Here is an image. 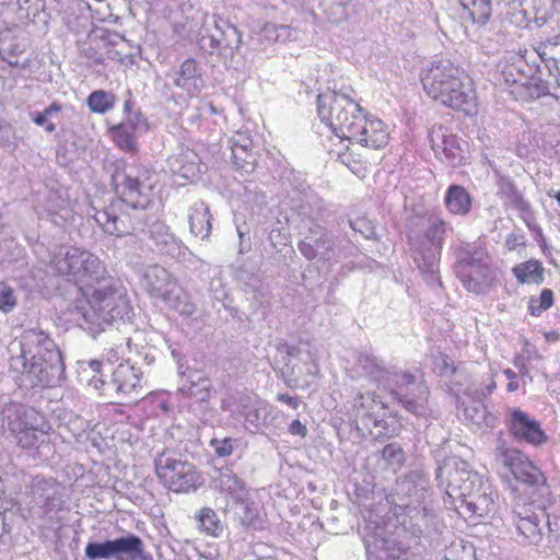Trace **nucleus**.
<instances>
[{
  "instance_id": "obj_10",
  "label": "nucleus",
  "mask_w": 560,
  "mask_h": 560,
  "mask_svg": "<svg viewBox=\"0 0 560 560\" xmlns=\"http://www.w3.org/2000/svg\"><path fill=\"white\" fill-rule=\"evenodd\" d=\"M141 373L128 363L118 364L109 378L104 375H93L90 385L101 395L115 399L118 404L136 401L141 396Z\"/></svg>"
},
{
  "instance_id": "obj_18",
  "label": "nucleus",
  "mask_w": 560,
  "mask_h": 560,
  "mask_svg": "<svg viewBox=\"0 0 560 560\" xmlns=\"http://www.w3.org/2000/svg\"><path fill=\"white\" fill-rule=\"evenodd\" d=\"M148 235L154 244V249L160 255L177 261L189 260L191 253L188 247L170 231V228L164 222L153 221L148 226Z\"/></svg>"
},
{
  "instance_id": "obj_9",
  "label": "nucleus",
  "mask_w": 560,
  "mask_h": 560,
  "mask_svg": "<svg viewBox=\"0 0 560 560\" xmlns=\"http://www.w3.org/2000/svg\"><path fill=\"white\" fill-rule=\"evenodd\" d=\"M112 182L120 200L130 208L147 209L153 198L155 174L147 170L124 168L116 170Z\"/></svg>"
},
{
  "instance_id": "obj_45",
  "label": "nucleus",
  "mask_w": 560,
  "mask_h": 560,
  "mask_svg": "<svg viewBox=\"0 0 560 560\" xmlns=\"http://www.w3.org/2000/svg\"><path fill=\"white\" fill-rule=\"evenodd\" d=\"M351 0H326L320 2V7L327 19L339 24L348 19L347 5Z\"/></svg>"
},
{
  "instance_id": "obj_32",
  "label": "nucleus",
  "mask_w": 560,
  "mask_h": 560,
  "mask_svg": "<svg viewBox=\"0 0 560 560\" xmlns=\"http://www.w3.org/2000/svg\"><path fill=\"white\" fill-rule=\"evenodd\" d=\"M80 258L79 248H68L66 252L60 250L51 260L52 269L68 281L74 283L80 282Z\"/></svg>"
},
{
  "instance_id": "obj_29",
  "label": "nucleus",
  "mask_w": 560,
  "mask_h": 560,
  "mask_svg": "<svg viewBox=\"0 0 560 560\" xmlns=\"http://www.w3.org/2000/svg\"><path fill=\"white\" fill-rule=\"evenodd\" d=\"M211 486L214 490L225 494L234 503L243 502L248 495V489L232 469L221 468L212 478Z\"/></svg>"
},
{
  "instance_id": "obj_56",
  "label": "nucleus",
  "mask_w": 560,
  "mask_h": 560,
  "mask_svg": "<svg viewBox=\"0 0 560 560\" xmlns=\"http://www.w3.org/2000/svg\"><path fill=\"white\" fill-rule=\"evenodd\" d=\"M114 214H115V212L113 210L106 208V209H102V210H95L93 218L96 221V223L100 226H102L104 232L107 233V232L117 231V229H115V226L110 225Z\"/></svg>"
},
{
  "instance_id": "obj_50",
  "label": "nucleus",
  "mask_w": 560,
  "mask_h": 560,
  "mask_svg": "<svg viewBox=\"0 0 560 560\" xmlns=\"http://www.w3.org/2000/svg\"><path fill=\"white\" fill-rule=\"evenodd\" d=\"M199 523L203 530L211 535L222 530L217 513L210 508H203L200 511Z\"/></svg>"
},
{
  "instance_id": "obj_28",
  "label": "nucleus",
  "mask_w": 560,
  "mask_h": 560,
  "mask_svg": "<svg viewBox=\"0 0 560 560\" xmlns=\"http://www.w3.org/2000/svg\"><path fill=\"white\" fill-rule=\"evenodd\" d=\"M429 140L436 155H444L446 161L454 166L460 164L464 151L456 136L446 135V130L442 126H434L429 133Z\"/></svg>"
},
{
  "instance_id": "obj_35",
  "label": "nucleus",
  "mask_w": 560,
  "mask_h": 560,
  "mask_svg": "<svg viewBox=\"0 0 560 560\" xmlns=\"http://www.w3.org/2000/svg\"><path fill=\"white\" fill-rule=\"evenodd\" d=\"M79 255L80 258H82V261H80V282H88L93 285L101 280V278L108 275L106 268L97 256L80 248Z\"/></svg>"
},
{
  "instance_id": "obj_8",
  "label": "nucleus",
  "mask_w": 560,
  "mask_h": 560,
  "mask_svg": "<svg viewBox=\"0 0 560 560\" xmlns=\"http://www.w3.org/2000/svg\"><path fill=\"white\" fill-rule=\"evenodd\" d=\"M457 278L472 293L485 294L492 287L497 272L491 258L482 248L465 249L459 253L455 266Z\"/></svg>"
},
{
  "instance_id": "obj_43",
  "label": "nucleus",
  "mask_w": 560,
  "mask_h": 560,
  "mask_svg": "<svg viewBox=\"0 0 560 560\" xmlns=\"http://www.w3.org/2000/svg\"><path fill=\"white\" fill-rule=\"evenodd\" d=\"M115 143L127 152H135L137 150L135 132L131 130L130 124H119L112 129Z\"/></svg>"
},
{
  "instance_id": "obj_37",
  "label": "nucleus",
  "mask_w": 560,
  "mask_h": 560,
  "mask_svg": "<svg viewBox=\"0 0 560 560\" xmlns=\"http://www.w3.org/2000/svg\"><path fill=\"white\" fill-rule=\"evenodd\" d=\"M112 559L124 560L126 557L133 559L143 551V542L140 537L133 534L109 540Z\"/></svg>"
},
{
  "instance_id": "obj_59",
  "label": "nucleus",
  "mask_w": 560,
  "mask_h": 560,
  "mask_svg": "<svg viewBox=\"0 0 560 560\" xmlns=\"http://www.w3.org/2000/svg\"><path fill=\"white\" fill-rule=\"evenodd\" d=\"M110 225L115 226L117 231L107 232L112 235L122 236V235H129L131 234L136 229L129 224L126 223L124 217H119L116 213L113 217V221Z\"/></svg>"
},
{
  "instance_id": "obj_41",
  "label": "nucleus",
  "mask_w": 560,
  "mask_h": 560,
  "mask_svg": "<svg viewBox=\"0 0 560 560\" xmlns=\"http://www.w3.org/2000/svg\"><path fill=\"white\" fill-rule=\"evenodd\" d=\"M406 454L398 443H389L385 445L381 452L378 466L392 472L398 471L405 464Z\"/></svg>"
},
{
  "instance_id": "obj_27",
  "label": "nucleus",
  "mask_w": 560,
  "mask_h": 560,
  "mask_svg": "<svg viewBox=\"0 0 560 560\" xmlns=\"http://www.w3.org/2000/svg\"><path fill=\"white\" fill-rule=\"evenodd\" d=\"M546 521L544 512L540 514L525 512L524 515L518 513L514 524L518 535L522 537L521 542L525 546L539 548L544 541Z\"/></svg>"
},
{
  "instance_id": "obj_6",
  "label": "nucleus",
  "mask_w": 560,
  "mask_h": 560,
  "mask_svg": "<svg viewBox=\"0 0 560 560\" xmlns=\"http://www.w3.org/2000/svg\"><path fill=\"white\" fill-rule=\"evenodd\" d=\"M141 285L151 298H156L183 315H192L195 304L177 279L161 265L144 267L140 272Z\"/></svg>"
},
{
  "instance_id": "obj_2",
  "label": "nucleus",
  "mask_w": 560,
  "mask_h": 560,
  "mask_svg": "<svg viewBox=\"0 0 560 560\" xmlns=\"http://www.w3.org/2000/svg\"><path fill=\"white\" fill-rule=\"evenodd\" d=\"M435 476L439 487L453 500H460L471 515L483 517L495 510L498 493L493 487L459 457L444 458Z\"/></svg>"
},
{
  "instance_id": "obj_42",
  "label": "nucleus",
  "mask_w": 560,
  "mask_h": 560,
  "mask_svg": "<svg viewBox=\"0 0 560 560\" xmlns=\"http://www.w3.org/2000/svg\"><path fill=\"white\" fill-rule=\"evenodd\" d=\"M62 106L54 102L42 112H34L31 114V119L37 126L44 127L45 131L51 133L56 130L55 119L59 118Z\"/></svg>"
},
{
  "instance_id": "obj_51",
  "label": "nucleus",
  "mask_w": 560,
  "mask_h": 560,
  "mask_svg": "<svg viewBox=\"0 0 560 560\" xmlns=\"http://www.w3.org/2000/svg\"><path fill=\"white\" fill-rule=\"evenodd\" d=\"M18 304V296L14 289L7 282H0V311L4 314L11 313Z\"/></svg>"
},
{
  "instance_id": "obj_33",
  "label": "nucleus",
  "mask_w": 560,
  "mask_h": 560,
  "mask_svg": "<svg viewBox=\"0 0 560 560\" xmlns=\"http://www.w3.org/2000/svg\"><path fill=\"white\" fill-rule=\"evenodd\" d=\"M190 233L202 241L209 240L212 230V214L203 201L194 203L188 210Z\"/></svg>"
},
{
  "instance_id": "obj_36",
  "label": "nucleus",
  "mask_w": 560,
  "mask_h": 560,
  "mask_svg": "<svg viewBox=\"0 0 560 560\" xmlns=\"http://www.w3.org/2000/svg\"><path fill=\"white\" fill-rule=\"evenodd\" d=\"M446 209L455 215H466L471 210V196L460 185H451L444 197Z\"/></svg>"
},
{
  "instance_id": "obj_48",
  "label": "nucleus",
  "mask_w": 560,
  "mask_h": 560,
  "mask_svg": "<svg viewBox=\"0 0 560 560\" xmlns=\"http://www.w3.org/2000/svg\"><path fill=\"white\" fill-rule=\"evenodd\" d=\"M553 292L550 289H544L539 298L532 296L528 301V312L533 316H539L542 312L552 306Z\"/></svg>"
},
{
  "instance_id": "obj_17",
  "label": "nucleus",
  "mask_w": 560,
  "mask_h": 560,
  "mask_svg": "<svg viewBox=\"0 0 560 560\" xmlns=\"http://www.w3.org/2000/svg\"><path fill=\"white\" fill-rule=\"evenodd\" d=\"M30 39L19 27H7L0 31V57L12 67L26 68L30 59L25 56Z\"/></svg>"
},
{
  "instance_id": "obj_1",
  "label": "nucleus",
  "mask_w": 560,
  "mask_h": 560,
  "mask_svg": "<svg viewBox=\"0 0 560 560\" xmlns=\"http://www.w3.org/2000/svg\"><path fill=\"white\" fill-rule=\"evenodd\" d=\"M89 300L77 301L68 308L69 320L93 337L115 322L130 320L132 308L121 281L109 273L93 285Z\"/></svg>"
},
{
  "instance_id": "obj_16",
  "label": "nucleus",
  "mask_w": 560,
  "mask_h": 560,
  "mask_svg": "<svg viewBox=\"0 0 560 560\" xmlns=\"http://www.w3.org/2000/svg\"><path fill=\"white\" fill-rule=\"evenodd\" d=\"M397 537L420 539L429 534L435 515L425 506L404 504L395 506Z\"/></svg>"
},
{
  "instance_id": "obj_46",
  "label": "nucleus",
  "mask_w": 560,
  "mask_h": 560,
  "mask_svg": "<svg viewBox=\"0 0 560 560\" xmlns=\"http://www.w3.org/2000/svg\"><path fill=\"white\" fill-rule=\"evenodd\" d=\"M462 405L463 416L466 421L477 425H481L482 423L488 425L487 409L481 400L471 399L468 404L463 402Z\"/></svg>"
},
{
  "instance_id": "obj_25",
  "label": "nucleus",
  "mask_w": 560,
  "mask_h": 560,
  "mask_svg": "<svg viewBox=\"0 0 560 560\" xmlns=\"http://www.w3.org/2000/svg\"><path fill=\"white\" fill-rule=\"evenodd\" d=\"M509 428L517 441H523L534 446H539L547 441V435L540 428L539 422L520 409L511 412Z\"/></svg>"
},
{
  "instance_id": "obj_58",
  "label": "nucleus",
  "mask_w": 560,
  "mask_h": 560,
  "mask_svg": "<svg viewBox=\"0 0 560 560\" xmlns=\"http://www.w3.org/2000/svg\"><path fill=\"white\" fill-rule=\"evenodd\" d=\"M235 442V440L230 438H225L223 440L213 439L211 441V445L214 447V451L219 456L224 457L232 454Z\"/></svg>"
},
{
  "instance_id": "obj_15",
  "label": "nucleus",
  "mask_w": 560,
  "mask_h": 560,
  "mask_svg": "<svg viewBox=\"0 0 560 560\" xmlns=\"http://www.w3.org/2000/svg\"><path fill=\"white\" fill-rule=\"evenodd\" d=\"M495 460L508 468L514 478L523 483L539 487L546 482L544 474L518 450L508 447L502 439L497 441Z\"/></svg>"
},
{
  "instance_id": "obj_39",
  "label": "nucleus",
  "mask_w": 560,
  "mask_h": 560,
  "mask_svg": "<svg viewBox=\"0 0 560 560\" xmlns=\"http://www.w3.org/2000/svg\"><path fill=\"white\" fill-rule=\"evenodd\" d=\"M464 20L485 24L491 16V0H458Z\"/></svg>"
},
{
  "instance_id": "obj_24",
  "label": "nucleus",
  "mask_w": 560,
  "mask_h": 560,
  "mask_svg": "<svg viewBox=\"0 0 560 560\" xmlns=\"http://www.w3.org/2000/svg\"><path fill=\"white\" fill-rule=\"evenodd\" d=\"M347 140L362 147L380 150L388 144L389 133L384 122L365 115Z\"/></svg>"
},
{
  "instance_id": "obj_61",
  "label": "nucleus",
  "mask_w": 560,
  "mask_h": 560,
  "mask_svg": "<svg viewBox=\"0 0 560 560\" xmlns=\"http://www.w3.org/2000/svg\"><path fill=\"white\" fill-rule=\"evenodd\" d=\"M524 245H525V236L520 230L512 232L506 237L505 246L509 250H515L517 247H521Z\"/></svg>"
},
{
  "instance_id": "obj_3",
  "label": "nucleus",
  "mask_w": 560,
  "mask_h": 560,
  "mask_svg": "<svg viewBox=\"0 0 560 560\" xmlns=\"http://www.w3.org/2000/svg\"><path fill=\"white\" fill-rule=\"evenodd\" d=\"M421 82L427 94L444 106L467 115L476 110V93L464 71L448 59H438L422 70Z\"/></svg>"
},
{
  "instance_id": "obj_13",
  "label": "nucleus",
  "mask_w": 560,
  "mask_h": 560,
  "mask_svg": "<svg viewBox=\"0 0 560 560\" xmlns=\"http://www.w3.org/2000/svg\"><path fill=\"white\" fill-rule=\"evenodd\" d=\"M14 370L21 371L32 386L49 387L59 378L63 371L60 351H51L49 355L34 359L12 358Z\"/></svg>"
},
{
  "instance_id": "obj_11",
  "label": "nucleus",
  "mask_w": 560,
  "mask_h": 560,
  "mask_svg": "<svg viewBox=\"0 0 560 560\" xmlns=\"http://www.w3.org/2000/svg\"><path fill=\"white\" fill-rule=\"evenodd\" d=\"M241 43L237 27L219 15H212L210 25H202L198 38L202 51L210 55L218 52L224 59H232Z\"/></svg>"
},
{
  "instance_id": "obj_7",
  "label": "nucleus",
  "mask_w": 560,
  "mask_h": 560,
  "mask_svg": "<svg viewBox=\"0 0 560 560\" xmlns=\"http://www.w3.org/2000/svg\"><path fill=\"white\" fill-rule=\"evenodd\" d=\"M275 369H279L288 383L298 385L310 376L319 372L314 347L308 341H299L296 345L281 343L277 346L273 357Z\"/></svg>"
},
{
  "instance_id": "obj_57",
  "label": "nucleus",
  "mask_w": 560,
  "mask_h": 560,
  "mask_svg": "<svg viewBox=\"0 0 560 560\" xmlns=\"http://www.w3.org/2000/svg\"><path fill=\"white\" fill-rule=\"evenodd\" d=\"M14 433L18 434L19 444L25 448L33 447L39 441V438L44 435L39 434V431L34 430H23Z\"/></svg>"
},
{
  "instance_id": "obj_20",
  "label": "nucleus",
  "mask_w": 560,
  "mask_h": 560,
  "mask_svg": "<svg viewBox=\"0 0 560 560\" xmlns=\"http://www.w3.org/2000/svg\"><path fill=\"white\" fill-rule=\"evenodd\" d=\"M428 480L421 470H413L397 480L394 489L395 506L421 505L428 493Z\"/></svg>"
},
{
  "instance_id": "obj_22",
  "label": "nucleus",
  "mask_w": 560,
  "mask_h": 560,
  "mask_svg": "<svg viewBox=\"0 0 560 560\" xmlns=\"http://www.w3.org/2000/svg\"><path fill=\"white\" fill-rule=\"evenodd\" d=\"M385 405L375 394L359 393L354 398L353 412L355 422L363 425L364 430L372 432L373 429L384 427L383 416Z\"/></svg>"
},
{
  "instance_id": "obj_34",
  "label": "nucleus",
  "mask_w": 560,
  "mask_h": 560,
  "mask_svg": "<svg viewBox=\"0 0 560 560\" xmlns=\"http://www.w3.org/2000/svg\"><path fill=\"white\" fill-rule=\"evenodd\" d=\"M211 381L203 372L192 370L188 371L187 380L180 390L198 401H207L211 396Z\"/></svg>"
},
{
  "instance_id": "obj_38",
  "label": "nucleus",
  "mask_w": 560,
  "mask_h": 560,
  "mask_svg": "<svg viewBox=\"0 0 560 560\" xmlns=\"http://www.w3.org/2000/svg\"><path fill=\"white\" fill-rule=\"evenodd\" d=\"M250 140L243 139V142L231 139V154L234 166L242 173L250 174L255 170L256 156L249 150Z\"/></svg>"
},
{
  "instance_id": "obj_26",
  "label": "nucleus",
  "mask_w": 560,
  "mask_h": 560,
  "mask_svg": "<svg viewBox=\"0 0 560 560\" xmlns=\"http://www.w3.org/2000/svg\"><path fill=\"white\" fill-rule=\"evenodd\" d=\"M174 85L188 95H197L205 86L202 68L194 58H188L180 63L178 69L168 73Z\"/></svg>"
},
{
  "instance_id": "obj_40",
  "label": "nucleus",
  "mask_w": 560,
  "mask_h": 560,
  "mask_svg": "<svg viewBox=\"0 0 560 560\" xmlns=\"http://www.w3.org/2000/svg\"><path fill=\"white\" fill-rule=\"evenodd\" d=\"M512 272L520 283L540 284L545 279V268L536 259L515 265Z\"/></svg>"
},
{
  "instance_id": "obj_31",
  "label": "nucleus",
  "mask_w": 560,
  "mask_h": 560,
  "mask_svg": "<svg viewBox=\"0 0 560 560\" xmlns=\"http://www.w3.org/2000/svg\"><path fill=\"white\" fill-rule=\"evenodd\" d=\"M167 163L174 174L185 179L194 180L202 172L199 155L189 148H180L178 153L168 158Z\"/></svg>"
},
{
  "instance_id": "obj_54",
  "label": "nucleus",
  "mask_w": 560,
  "mask_h": 560,
  "mask_svg": "<svg viewBox=\"0 0 560 560\" xmlns=\"http://www.w3.org/2000/svg\"><path fill=\"white\" fill-rule=\"evenodd\" d=\"M235 278L246 290L256 291L259 288L260 279L257 272L249 271L245 267L237 268Z\"/></svg>"
},
{
  "instance_id": "obj_47",
  "label": "nucleus",
  "mask_w": 560,
  "mask_h": 560,
  "mask_svg": "<svg viewBox=\"0 0 560 560\" xmlns=\"http://www.w3.org/2000/svg\"><path fill=\"white\" fill-rule=\"evenodd\" d=\"M88 105L94 113L103 114L114 105V95L105 91H94L88 98Z\"/></svg>"
},
{
  "instance_id": "obj_55",
  "label": "nucleus",
  "mask_w": 560,
  "mask_h": 560,
  "mask_svg": "<svg viewBox=\"0 0 560 560\" xmlns=\"http://www.w3.org/2000/svg\"><path fill=\"white\" fill-rule=\"evenodd\" d=\"M528 89L530 96L535 98H539L545 95H552L555 97H559L551 90V83L542 81L541 79H532Z\"/></svg>"
},
{
  "instance_id": "obj_53",
  "label": "nucleus",
  "mask_w": 560,
  "mask_h": 560,
  "mask_svg": "<svg viewBox=\"0 0 560 560\" xmlns=\"http://www.w3.org/2000/svg\"><path fill=\"white\" fill-rule=\"evenodd\" d=\"M546 527L548 528V534L538 549L544 553H557L560 551V535L552 528L548 518L546 521Z\"/></svg>"
},
{
  "instance_id": "obj_5",
  "label": "nucleus",
  "mask_w": 560,
  "mask_h": 560,
  "mask_svg": "<svg viewBox=\"0 0 560 560\" xmlns=\"http://www.w3.org/2000/svg\"><path fill=\"white\" fill-rule=\"evenodd\" d=\"M353 93L351 88H342L317 96L320 120L340 139L347 140L353 135V129L365 116L360 104L353 100Z\"/></svg>"
},
{
  "instance_id": "obj_30",
  "label": "nucleus",
  "mask_w": 560,
  "mask_h": 560,
  "mask_svg": "<svg viewBox=\"0 0 560 560\" xmlns=\"http://www.w3.org/2000/svg\"><path fill=\"white\" fill-rule=\"evenodd\" d=\"M21 354L16 358L34 359L38 355H49L51 351H59L55 342L43 330L26 329L20 338Z\"/></svg>"
},
{
  "instance_id": "obj_62",
  "label": "nucleus",
  "mask_w": 560,
  "mask_h": 560,
  "mask_svg": "<svg viewBox=\"0 0 560 560\" xmlns=\"http://www.w3.org/2000/svg\"><path fill=\"white\" fill-rule=\"evenodd\" d=\"M120 124H130L131 130L135 133L137 131L145 130V127H147L145 121L142 118V115L138 112L130 114L129 117L126 120L121 121Z\"/></svg>"
},
{
  "instance_id": "obj_63",
  "label": "nucleus",
  "mask_w": 560,
  "mask_h": 560,
  "mask_svg": "<svg viewBox=\"0 0 560 560\" xmlns=\"http://www.w3.org/2000/svg\"><path fill=\"white\" fill-rule=\"evenodd\" d=\"M289 432L304 438L307 434V429L300 420H293L289 425Z\"/></svg>"
},
{
  "instance_id": "obj_4",
  "label": "nucleus",
  "mask_w": 560,
  "mask_h": 560,
  "mask_svg": "<svg viewBox=\"0 0 560 560\" xmlns=\"http://www.w3.org/2000/svg\"><path fill=\"white\" fill-rule=\"evenodd\" d=\"M424 228L423 235L416 231L408 233V242L412 252L413 260L428 281L441 285L439 275L440 254L443 246L444 236L452 226L440 217H429L421 219Z\"/></svg>"
},
{
  "instance_id": "obj_49",
  "label": "nucleus",
  "mask_w": 560,
  "mask_h": 560,
  "mask_svg": "<svg viewBox=\"0 0 560 560\" xmlns=\"http://www.w3.org/2000/svg\"><path fill=\"white\" fill-rule=\"evenodd\" d=\"M498 192L505 197L511 203L517 205L522 200V195L517 190L514 182L509 177L500 176L498 182Z\"/></svg>"
},
{
  "instance_id": "obj_14",
  "label": "nucleus",
  "mask_w": 560,
  "mask_h": 560,
  "mask_svg": "<svg viewBox=\"0 0 560 560\" xmlns=\"http://www.w3.org/2000/svg\"><path fill=\"white\" fill-rule=\"evenodd\" d=\"M394 383L395 388L390 389V396L407 411L418 417H424L430 412V390L423 380H418L411 373L401 372Z\"/></svg>"
},
{
  "instance_id": "obj_44",
  "label": "nucleus",
  "mask_w": 560,
  "mask_h": 560,
  "mask_svg": "<svg viewBox=\"0 0 560 560\" xmlns=\"http://www.w3.org/2000/svg\"><path fill=\"white\" fill-rule=\"evenodd\" d=\"M236 504H240L237 515L243 526L252 529H259L262 527V518L259 516L253 502H248L246 498L243 502H236Z\"/></svg>"
},
{
  "instance_id": "obj_52",
  "label": "nucleus",
  "mask_w": 560,
  "mask_h": 560,
  "mask_svg": "<svg viewBox=\"0 0 560 560\" xmlns=\"http://www.w3.org/2000/svg\"><path fill=\"white\" fill-rule=\"evenodd\" d=\"M85 557L90 560L112 559L109 540L103 542H89L84 549Z\"/></svg>"
},
{
  "instance_id": "obj_12",
  "label": "nucleus",
  "mask_w": 560,
  "mask_h": 560,
  "mask_svg": "<svg viewBox=\"0 0 560 560\" xmlns=\"http://www.w3.org/2000/svg\"><path fill=\"white\" fill-rule=\"evenodd\" d=\"M155 470L161 482L174 492H188L201 483L192 464L166 454L155 459Z\"/></svg>"
},
{
  "instance_id": "obj_21",
  "label": "nucleus",
  "mask_w": 560,
  "mask_h": 560,
  "mask_svg": "<svg viewBox=\"0 0 560 560\" xmlns=\"http://www.w3.org/2000/svg\"><path fill=\"white\" fill-rule=\"evenodd\" d=\"M301 254L308 260H330L335 257V242L319 225L310 228L308 234L298 245Z\"/></svg>"
},
{
  "instance_id": "obj_64",
  "label": "nucleus",
  "mask_w": 560,
  "mask_h": 560,
  "mask_svg": "<svg viewBox=\"0 0 560 560\" xmlns=\"http://www.w3.org/2000/svg\"><path fill=\"white\" fill-rule=\"evenodd\" d=\"M277 400L289 405L293 409H298L301 404V399L299 397H292L288 394H279L277 396Z\"/></svg>"
},
{
  "instance_id": "obj_23",
  "label": "nucleus",
  "mask_w": 560,
  "mask_h": 560,
  "mask_svg": "<svg viewBox=\"0 0 560 560\" xmlns=\"http://www.w3.org/2000/svg\"><path fill=\"white\" fill-rule=\"evenodd\" d=\"M354 372L380 387H389L399 373L387 368L382 359L373 353H359Z\"/></svg>"
},
{
  "instance_id": "obj_60",
  "label": "nucleus",
  "mask_w": 560,
  "mask_h": 560,
  "mask_svg": "<svg viewBox=\"0 0 560 560\" xmlns=\"http://www.w3.org/2000/svg\"><path fill=\"white\" fill-rule=\"evenodd\" d=\"M349 224L353 231L360 232L366 238H373L375 236L374 228L365 219L350 220Z\"/></svg>"
},
{
  "instance_id": "obj_19",
  "label": "nucleus",
  "mask_w": 560,
  "mask_h": 560,
  "mask_svg": "<svg viewBox=\"0 0 560 560\" xmlns=\"http://www.w3.org/2000/svg\"><path fill=\"white\" fill-rule=\"evenodd\" d=\"M2 413L3 421L11 432L34 430L39 431V434H45L49 430L44 417L34 408L10 402L4 407Z\"/></svg>"
}]
</instances>
